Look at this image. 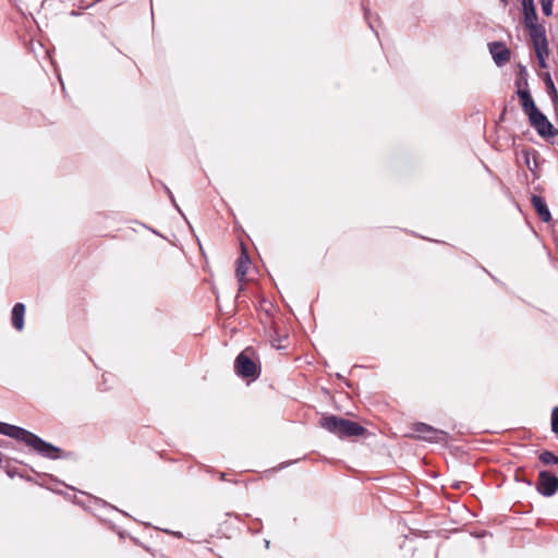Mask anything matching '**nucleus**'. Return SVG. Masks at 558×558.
Instances as JSON below:
<instances>
[{
    "mask_svg": "<svg viewBox=\"0 0 558 558\" xmlns=\"http://www.w3.org/2000/svg\"><path fill=\"white\" fill-rule=\"evenodd\" d=\"M0 434L25 442L28 447L46 458L58 459L60 457L59 448L44 441L37 435L22 427L0 422Z\"/></svg>",
    "mask_w": 558,
    "mask_h": 558,
    "instance_id": "1",
    "label": "nucleus"
},
{
    "mask_svg": "<svg viewBox=\"0 0 558 558\" xmlns=\"http://www.w3.org/2000/svg\"><path fill=\"white\" fill-rule=\"evenodd\" d=\"M320 426L340 438L359 437L367 433L359 423L336 415L324 416Z\"/></svg>",
    "mask_w": 558,
    "mask_h": 558,
    "instance_id": "2",
    "label": "nucleus"
},
{
    "mask_svg": "<svg viewBox=\"0 0 558 558\" xmlns=\"http://www.w3.org/2000/svg\"><path fill=\"white\" fill-rule=\"evenodd\" d=\"M234 371L242 378L255 380L259 377L260 367L256 363L255 351L252 348H246L236 356Z\"/></svg>",
    "mask_w": 558,
    "mask_h": 558,
    "instance_id": "3",
    "label": "nucleus"
},
{
    "mask_svg": "<svg viewBox=\"0 0 558 558\" xmlns=\"http://www.w3.org/2000/svg\"><path fill=\"white\" fill-rule=\"evenodd\" d=\"M522 13L524 27L529 31L531 40L545 37L546 29L543 24H539L536 13L534 0H522Z\"/></svg>",
    "mask_w": 558,
    "mask_h": 558,
    "instance_id": "4",
    "label": "nucleus"
},
{
    "mask_svg": "<svg viewBox=\"0 0 558 558\" xmlns=\"http://www.w3.org/2000/svg\"><path fill=\"white\" fill-rule=\"evenodd\" d=\"M527 118L531 126L535 129L541 137L550 138L558 135V130L539 109Z\"/></svg>",
    "mask_w": 558,
    "mask_h": 558,
    "instance_id": "5",
    "label": "nucleus"
},
{
    "mask_svg": "<svg viewBox=\"0 0 558 558\" xmlns=\"http://www.w3.org/2000/svg\"><path fill=\"white\" fill-rule=\"evenodd\" d=\"M413 432L417 434L418 439L430 442H444L447 440L448 434L444 430L437 429L425 423H415Z\"/></svg>",
    "mask_w": 558,
    "mask_h": 558,
    "instance_id": "6",
    "label": "nucleus"
},
{
    "mask_svg": "<svg viewBox=\"0 0 558 558\" xmlns=\"http://www.w3.org/2000/svg\"><path fill=\"white\" fill-rule=\"evenodd\" d=\"M536 489L545 497L555 495L558 490V477L548 471H541L536 482Z\"/></svg>",
    "mask_w": 558,
    "mask_h": 558,
    "instance_id": "7",
    "label": "nucleus"
},
{
    "mask_svg": "<svg viewBox=\"0 0 558 558\" xmlns=\"http://www.w3.org/2000/svg\"><path fill=\"white\" fill-rule=\"evenodd\" d=\"M538 60V65L542 69L547 68L546 58L549 56L547 37H541L531 40Z\"/></svg>",
    "mask_w": 558,
    "mask_h": 558,
    "instance_id": "8",
    "label": "nucleus"
},
{
    "mask_svg": "<svg viewBox=\"0 0 558 558\" xmlns=\"http://www.w3.org/2000/svg\"><path fill=\"white\" fill-rule=\"evenodd\" d=\"M241 254L236 260L235 277L238 278L240 283H243L245 281V276L251 265V258L248 256L246 248L243 245H241Z\"/></svg>",
    "mask_w": 558,
    "mask_h": 558,
    "instance_id": "9",
    "label": "nucleus"
},
{
    "mask_svg": "<svg viewBox=\"0 0 558 558\" xmlns=\"http://www.w3.org/2000/svg\"><path fill=\"white\" fill-rule=\"evenodd\" d=\"M489 50L498 65L505 64L510 60V50L501 43H492Z\"/></svg>",
    "mask_w": 558,
    "mask_h": 558,
    "instance_id": "10",
    "label": "nucleus"
},
{
    "mask_svg": "<svg viewBox=\"0 0 558 558\" xmlns=\"http://www.w3.org/2000/svg\"><path fill=\"white\" fill-rule=\"evenodd\" d=\"M531 204L542 221L549 222L551 220V214L542 196L532 195Z\"/></svg>",
    "mask_w": 558,
    "mask_h": 558,
    "instance_id": "11",
    "label": "nucleus"
},
{
    "mask_svg": "<svg viewBox=\"0 0 558 558\" xmlns=\"http://www.w3.org/2000/svg\"><path fill=\"white\" fill-rule=\"evenodd\" d=\"M517 96L520 100V105H521L523 112L527 117H530V114H533L535 111L538 110L529 89L527 90H517Z\"/></svg>",
    "mask_w": 558,
    "mask_h": 558,
    "instance_id": "12",
    "label": "nucleus"
},
{
    "mask_svg": "<svg viewBox=\"0 0 558 558\" xmlns=\"http://www.w3.org/2000/svg\"><path fill=\"white\" fill-rule=\"evenodd\" d=\"M24 315L25 305L23 303H16L12 308V325L16 330L24 328Z\"/></svg>",
    "mask_w": 558,
    "mask_h": 558,
    "instance_id": "13",
    "label": "nucleus"
},
{
    "mask_svg": "<svg viewBox=\"0 0 558 558\" xmlns=\"http://www.w3.org/2000/svg\"><path fill=\"white\" fill-rule=\"evenodd\" d=\"M544 83H545V86H546V92L548 94V96L550 97L555 108L558 107V92H557V88L550 77V74L549 73H545L544 74Z\"/></svg>",
    "mask_w": 558,
    "mask_h": 558,
    "instance_id": "14",
    "label": "nucleus"
},
{
    "mask_svg": "<svg viewBox=\"0 0 558 558\" xmlns=\"http://www.w3.org/2000/svg\"><path fill=\"white\" fill-rule=\"evenodd\" d=\"M527 76H529V74H527L526 68L524 65H520L518 77L514 83L517 90H527L529 89Z\"/></svg>",
    "mask_w": 558,
    "mask_h": 558,
    "instance_id": "15",
    "label": "nucleus"
},
{
    "mask_svg": "<svg viewBox=\"0 0 558 558\" xmlns=\"http://www.w3.org/2000/svg\"><path fill=\"white\" fill-rule=\"evenodd\" d=\"M539 461L543 463V464H558V457H556L553 452L550 451H543L539 457H538Z\"/></svg>",
    "mask_w": 558,
    "mask_h": 558,
    "instance_id": "16",
    "label": "nucleus"
},
{
    "mask_svg": "<svg viewBox=\"0 0 558 558\" xmlns=\"http://www.w3.org/2000/svg\"><path fill=\"white\" fill-rule=\"evenodd\" d=\"M539 3H541L542 11H543L544 15L551 16L554 0H539Z\"/></svg>",
    "mask_w": 558,
    "mask_h": 558,
    "instance_id": "17",
    "label": "nucleus"
},
{
    "mask_svg": "<svg viewBox=\"0 0 558 558\" xmlns=\"http://www.w3.org/2000/svg\"><path fill=\"white\" fill-rule=\"evenodd\" d=\"M551 430L558 434V407L554 408L551 412Z\"/></svg>",
    "mask_w": 558,
    "mask_h": 558,
    "instance_id": "18",
    "label": "nucleus"
},
{
    "mask_svg": "<svg viewBox=\"0 0 558 558\" xmlns=\"http://www.w3.org/2000/svg\"><path fill=\"white\" fill-rule=\"evenodd\" d=\"M90 5H92V3H87L86 0H80L78 4H77L78 9H87Z\"/></svg>",
    "mask_w": 558,
    "mask_h": 558,
    "instance_id": "19",
    "label": "nucleus"
},
{
    "mask_svg": "<svg viewBox=\"0 0 558 558\" xmlns=\"http://www.w3.org/2000/svg\"><path fill=\"white\" fill-rule=\"evenodd\" d=\"M504 7H507L509 4V0H499Z\"/></svg>",
    "mask_w": 558,
    "mask_h": 558,
    "instance_id": "20",
    "label": "nucleus"
},
{
    "mask_svg": "<svg viewBox=\"0 0 558 558\" xmlns=\"http://www.w3.org/2000/svg\"><path fill=\"white\" fill-rule=\"evenodd\" d=\"M525 162H526L527 167L531 169V167H530V160H529V156H527V155L525 156Z\"/></svg>",
    "mask_w": 558,
    "mask_h": 558,
    "instance_id": "21",
    "label": "nucleus"
},
{
    "mask_svg": "<svg viewBox=\"0 0 558 558\" xmlns=\"http://www.w3.org/2000/svg\"><path fill=\"white\" fill-rule=\"evenodd\" d=\"M71 15L76 16V15H78V12H76V11H72V12H71Z\"/></svg>",
    "mask_w": 558,
    "mask_h": 558,
    "instance_id": "22",
    "label": "nucleus"
}]
</instances>
